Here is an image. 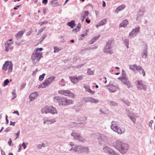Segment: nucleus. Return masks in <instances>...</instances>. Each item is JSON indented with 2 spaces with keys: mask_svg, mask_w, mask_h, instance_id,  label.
<instances>
[{
  "mask_svg": "<svg viewBox=\"0 0 155 155\" xmlns=\"http://www.w3.org/2000/svg\"><path fill=\"white\" fill-rule=\"evenodd\" d=\"M113 146L122 154L126 153L129 147L128 144L118 140L114 142L113 143Z\"/></svg>",
  "mask_w": 155,
  "mask_h": 155,
  "instance_id": "nucleus-1",
  "label": "nucleus"
},
{
  "mask_svg": "<svg viewBox=\"0 0 155 155\" xmlns=\"http://www.w3.org/2000/svg\"><path fill=\"white\" fill-rule=\"evenodd\" d=\"M54 102L58 103L60 106H66L73 103V101L66 98L59 96H55L53 98Z\"/></svg>",
  "mask_w": 155,
  "mask_h": 155,
  "instance_id": "nucleus-2",
  "label": "nucleus"
},
{
  "mask_svg": "<svg viewBox=\"0 0 155 155\" xmlns=\"http://www.w3.org/2000/svg\"><path fill=\"white\" fill-rule=\"evenodd\" d=\"M43 50V49L42 48H37L34 51L31 58L34 63H36L39 61L40 59L43 57V53L40 52Z\"/></svg>",
  "mask_w": 155,
  "mask_h": 155,
  "instance_id": "nucleus-3",
  "label": "nucleus"
},
{
  "mask_svg": "<svg viewBox=\"0 0 155 155\" xmlns=\"http://www.w3.org/2000/svg\"><path fill=\"white\" fill-rule=\"evenodd\" d=\"M114 45L113 40H109L106 43L104 49V52L111 54L112 53V48Z\"/></svg>",
  "mask_w": 155,
  "mask_h": 155,
  "instance_id": "nucleus-4",
  "label": "nucleus"
},
{
  "mask_svg": "<svg viewBox=\"0 0 155 155\" xmlns=\"http://www.w3.org/2000/svg\"><path fill=\"white\" fill-rule=\"evenodd\" d=\"M99 136L97 139L99 144L100 145H104L107 140L108 137L105 134L98 133Z\"/></svg>",
  "mask_w": 155,
  "mask_h": 155,
  "instance_id": "nucleus-5",
  "label": "nucleus"
},
{
  "mask_svg": "<svg viewBox=\"0 0 155 155\" xmlns=\"http://www.w3.org/2000/svg\"><path fill=\"white\" fill-rule=\"evenodd\" d=\"M84 77V75H81L77 76H70L69 78L72 82L74 84H75L79 81L83 80Z\"/></svg>",
  "mask_w": 155,
  "mask_h": 155,
  "instance_id": "nucleus-6",
  "label": "nucleus"
},
{
  "mask_svg": "<svg viewBox=\"0 0 155 155\" xmlns=\"http://www.w3.org/2000/svg\"><path fill=\"white\" fill-rule=\"evenodd\" d=\"M58 93L60 94L66 96H70L71 98H74L76 97V95L71 93L69 91L67 90L65 91L64 90H61L58 91Z\"/></svg>",
  "mask_w": 155,
  "mask_h": 155,
  "instance_id": "nucleus-7",
  "label": "nucleus"
},
{
  "mask_svg": "<svg viewBox=\"0 0 155 155\" xmlns=\"http://www.w3.org/2000/svg\"><path fill=\"white\" fill-rule=\"evenodd\" d=\"M71 136L74 137V139L78 140L82 143H84L86 141L85 139H83L81 137L79 133H76L74 132V131H73L71 133Z\"/></svg>",
  "mask_w": 155,
  "mask_h": 155,
  "instance_id": "nucleus-8",
  "label": "nucleus"
},
{
  "mask_svg": "<svg viewBox=\"0 0 155 155\" xmlns=\"http://www.w3.org/2000/svg\"><path fill=\"white\" fill-rule=\"evenodd\" d=\"M104 151L109 155H119V154L113 149L107 147H105L103 149Z\"/></svg>",
  "mask_w": 155,
  "mask_h": 155,
  "instance_id": "nucleus-9",
  "label": "nucleus"
},
{
  "mask_svg": "<svg viewBox=\"0 0 155 155\" xmlns=\"http://www.w3.org/2000/svg\"><path fill=\"white\" fill-rule=\"evenodd\" d=\"M140 27H137L133 29L132 31L129 34V37L131 38L136 36L140 32Z\"/></svg>",
  "mask_w": 155,
  "mask_h": 155,
  "instance_id": "nucleus-10",
  "label": "nucleus"
},
{
  "mask_svg": "<svg viewBox=\"0 0 155 155\" xmlns=\"http://www.w3.org/2000/svg\"><path fill=\"white\" fill-rule=\"evenodd\" d=\"M136 82H137V87L139 90H141L143 89L144 91L147 90V85L143 84L142 81H137Z\"/></svg>",
  "mask_w": 155,
  "mask_h": 155,
  "instance_id": "nucleus-11",
  "label": "nucleus"
},
{
  "mask_svg": "<svg viewBox=\"0 0 155 155\" xmlns=\"http://www.w3.org/2000/svg\"><path fill=\"white\" fill-rule=\"evenodd\" d=\"M121 81L124 84L126 85L128 88H129L130 87H132V85L127 76L122 77Z\"/></svg>",
  "mask_w": 155,
  "mask_h": 155,
  "instance_id": "nucleus-12",
  "label": "nucleus"
},
{
  "mask_svg": "<svg viewBox=\"0 0 155 155\" xmlns=\"http://www.w3.org/2000/svg\"><path fill=\"white\" fill-rule=\"evenodd\" d=\"M51 83L49 81V80L48 79L45 80L43 83L41 84L38 87V88H44L48 86L51 84Z\"/></svg>",
  "mask_w": 155,
  "mask_h": 155,
  "instance_id": "nucleus-13",
  "label": "nucleus"
},
{
  "mask_svg": "<svg viewBox=\"0 0 155 155\" xmlns=\"http://www.w3.org/2000/svg\"><path fill=\"white\" fill-rule=\"evenodd\" d=\"M133 71L137 73L139 72L140 74H143V76L145 75V73L143 68H130Z\"/></svg>",
  "mask_w": 155,
  "mask_h": 155,
  "instance_id": "nucleus-14",
  "label": "nucleus"
},
{
  "mask_svg": "<svg viewBox=\"0 0 155 155\" xmlns=\"http://www.w3.org/2000/svg\"><path fill=\"white\" fill-rule=\"evenodd\" d=\"M13 42L12 41V39H10L6 41V43L5 44V51L7 52L9 51V47L12 44Z\"/></svg>",
  "mask_w": 155,
  "mask_h": 155,
  "instance_id": "nucleus-15",
  "label": "nucleus"
},
{
  "mask_svg": "<svg viewBox=\"0 0 155 155\" xmlns=\"http://www.w3.org/2000/svg\"><path fill=\"white\" fill-rule=\"evenodd\" d=\"M118 122L113 121L111 122L110 127L111 129L114 131V130H117L116 129L118 127Z\"/></svg>",
  "mask_w": 155,
  "mask_h": 155,
  "instance_id": "nucleus-16",
  "label": "nucleus"
},
{
  "mask_svg": "<svg viewBox=\"0 0 155 155\" xmlns=\"http://www.w3.org/2000/svg\"><path fill=\"white\" fill-rule=\"evenodd\" d=\"M82 105L81 103H78L73 107L72 109L75 110L76 112L80 111L81 110Z\"/></svg>",
  "mask_w": 155,
  "mask_h": 155,
  "instance_id": "nucleus-17",
  "label": "nucleus"
},
{
  "mask_svg": "<svg viewBox=\"0 0 155 155\" xmlns=\"http://www.w3.org/2000/svg\"><path fill=\"white\" fill-rule=\"evenodd\" d=\"M13 64L9 61H6L5 62V64L3 65L2 68H12Z\"/></svg>",
  "mask_w": 155,
  "mask_h": 155,
  "instance_id": "nucleus-18",
  "label": "nucleus"
},
{
  "mask_svg": "<svg viewBox=\"0 0 155 155\" xmlns=\"http://www.w3.org/2000/svg\"><path fill=\"white\" fill-rule=\"evenodd\" d=\"M128 117L134 124H135L136 119L137 117V116L136 114L133 113Z\"/></svg>",
  "mask_w": 155,
  "mask_h": 155,
  "instance_id": "nucleus-19",
  "label": "nucleus"
},
{
  "mask_svg": "<svg viewBox=\"0 0 155 155\" xmlns=\"http://www.w3.org/2000/svg\"><path fill=\"white\" fill-rule=\"evenodd\" d=\"M82 147V146L78 145L76 146L75 147H72L70 150V151H72L73 152H79L81 151V149Z\"/></svg>",
  "mask_w": 155,
  "mask_h": 155,
  "instance_id": "nucleus-20",
  "label": "nucleus"
},
{
  "mask_svg": "<svg viewBox=\"0 0 155 155\" xmlns=\"http://www.w3.org/2000/svg\"><path fill=\"white\" fill-rule=\"evenodd\" d=\"M44 124H46L47 122V124H51L52 123H54L56 121L55 119H50L49 118H47L46 119H44Z\"/></svg>",
  "mask_w": 155,
  "mask_h": 155,
  "instance_id": "nucleus-21",
  "label": "nucleus"
},
{
  "mask_svg": "<svg viewBox=\"0 0 155 155\" xmlns=\"http://www.w3.org/2000/svg\"><path fill=\"white\" fill-rule=\"evenodd\" d=\"M38 96V93L36 91L34 92L31 93L29 96V97L30 98V100L31 101H33L35 97H37Z\"/></svg>",
  "mask_w": 155,
  "mask_h": 155,
  "instance_id": "nucleus-22",
  "label": "nucleus"
},
{
  "mask_svg": "<svg viewBox=\"0 0 155 155\" xmlns=\"http://www.w3.org/2000/svg\"><path fill=\"white\" fill-rule=\"evenodd\" d=\"M107 21V18H105L100 21L98 25H96V27L98 28L99 27L103 26L105 24Z\"/></svg>",
  "mask_w": 155,
  "mask_h": 155,
  "instance_id": "nucleus-23",
  "label": "nucleus"
},
{
  "mask_svg": "<svg viewBox=\"0 0 155 155\" xmlns=\"http://www.w3.org/2000/svg\"><path fill=\"white\" fill-rule=\"evenodd\" d=\"M142 57L144 58H146L147 57V46L143 50L142 52L141 53Z\"/></svg>",
  "mask_w": 155,
  "mask_h": 155,
  "instance_id": "nucleus-24",
  "label": "nucleus"
},
{
  "mask_svg": "<svg viewBox=\"0 0 155 155\" xmlns=\"http://www.w3.org/2000/svg\"><path fill=\"white\" fill-rule=\"evenodd\" d=\"M50 109V107L46 106L45 107L43 108L41 110V112L42 114L45 113L47 114L49 113Z\"/></svg>",
  "mask_w": 155,
  "mask_h": 155,
  "instance_id": "nucleus-25",
  "label": "nucleus"
},
{
  "mask_svg": "<svg viewBox=\"0 0 155 155\" xmlns=\"http://www.w3.org/2000/svg\"><path fill=\"white\" fill-rule=\"evenodd\" d=\"M126 5L124 4H122L118 7L115 10V12L118 13V12L123 10L125 7Z\"/></svg>",
  "mask_w": 155,
  "mask_h": 155,
  "instance_id": "nucleus-26",
  "label": "nucleus"
},
{
  "mask_svg": "<svg viewBox=\"0 0 155 155\" xmlns=\"http://www.w3.org/2000/svg\"><path fill=\"white\" fill-rule=\"evenodd\" d=\"M49 111V113L52 114H57V111L56 110V109L54 107H53V106L50 107V109Z\"/></svg>",
  "mask_w": 155,
  "mask_h": 155,
  "instance_id": "nucleus-27",
  "label": "nucleus"
},
{
  "mask_svg": "<svg viewBox=\"0 0 155 155\" xmlns=\"http://www.w3.org/2000/svg\"><path fill=\"white\" fill-rule=\"evenodd\" d=\"M123 40L127 48H129L128 45L129 42L128 39L127 37H124L123 38Z\"/></svg>",
  "mask_w": 155,
  "mask_h": 155,
  "instance_id": "nucleus-28",
  "label": "nucleus"
},
{
  "mask_svg": "<svg viewBox=\"0 0 155 155\" xmlns=\"http://www.w3.org/2000/svg\"><path fill=\"white\" fill-rule=\"evenodd\" d=\"M117 130H114V131L115 132H117L118 134H121L124 133L125 131V129L124 128H120V127H118L116 129Z\"/></svg>",
  "mask_w": 155,
  "mask_h": 155,
  "instance_id": "nucleus-29",
  "label": "nucleus"
},
{
  "mask_svg": "<svg viewBox=\"0 0 155 155\" xmlns=\"http://www.w3.org/2000/svg\"><path fill=\"white\" fill-rule=\"evenodd\" d=\"M89 14V12L88 11H85L81 14V17L84 18H85L88 17V15Z\"/></svg>",
  "mask_w": 155,
  "mask_h": 155,
  "instance_id": "nucleus-30",
  "label": "nucleus"
},
{
  "mask_svg": "<svg viewBox=\"0 0 155 155\" xmlns=\"http://www.w3.org/2000/svg\"><path fill=\"white\" fill-rule=\"evenodd\" d=\"M128 24V21L126 20H124L122 23L120 24L119 27H124L125 28L127 26Z\"/></svg>",
  "mask_w": 155,
  "mask_h": 155,
  "instance_id": "nucleus-31",
  "label": "nucleus"
},
{
  "mask_svg": "<svg viewBox=\"0 0 155 155\" xmlns=\"http://www.w3.org/2000/svg\"><path fill=\"white\" fill-rule=\"evenodd\" d=\"M67 24L68 26L73 28L75 26V21L74 20H72L70 22H68Z\"/></svg>",
  "mask_w": 155,
  "mask_h": 155,
  "instance_id": "nucleus-32",
  "label": "nucleus"
},
{
  "mask_svg": "<svg viewBox=\"0 0 155 155\" xmlns=\"http://www.w3.org/2000/svg\"><path fill=\"white\" fill-rule=\"evenodd\" d=\"M144 13V11L142 10H140L137 14V20L139 18L142 16Z\"/></svg>",
  "mask_w": 155,
  "mask_h": 155,
  "instance_id": "nucleus-33",
  "label": "nucleus"
},
{
  "mask_svg": "<svg viewBox=\"0 0 155 155\" xmlns=\"http://www.w3.org/2000/svg\"><path fill=\"white\" fill-rule=\"evenodd\" d=\"M58 0H53L51 1V4L53 7H56L58 5V4L57 2Z\"/></svg>",
  "mask_w": 155,
  "mask_h": 155,
  "instance_id": "nucleus-34",
  "label": "nucleus"
},
{
  "mask_svg": "<svg viewBox=\"0 0 155 155\" xmlns=\"http://www.w3.org/2000/svg\"><path fill=\"white\" fill-rule=\"evenodd\" d=\"M108 104L110 105H112L114 106H117L118 105V104L115 102L114 101H108Z\"/></svg>",
  "mask_w": 155,
  "mask_h": 155,
  "instance_id": "nucleus-35",
  "label": "nucleus"
},
{
  "mask_svg": "<svg viewBox=\"0 0 155 155\" xmlns=\"http://www.w3.org/2000/svg\"><path fill=\"white\" fill-rule=\"evenodd\" d=\"M90 97V102L92 103H97L99 102L98 100H97L94 98H93L91 97Z\"/></svg>",
  "mask_w": 155,
  "mask_h": 155,
  "instance_id": "nucleus-36",
  "label": "nucleus"
},
{
  "mask_svg": "<svg viewBox=\"0 0 155 155\" xmlns=\"http://www.w3.org/2000/svg\"><path fill=\"white\" fill-rule=\"evenodd\" d=\"M94 70H91V68H88L87 73L89 75H93L94 74Z\"/></svg>",
  "mask_w": 155,
  "mask_h": 155,
  "instance_id": "nucleus-37",
  "label": "nucleus"
},
{
  "mask_svg": "<svg viewBox=\"0 0 155 155\" xmlns=\"http://www.w3.org/2000/svg\"><path fill=\"white\" fill-rule=\"evenodd\" d=\"M24 32L23 31H19L16 35L17 37L18 38L20 37L23 34Z\"/></svg>",
  "mask_w": 155,
  "mask_h": 155,
  "instance_id": "nucleus-38",
  "label": "nucleus"
},
{
  "mask_svg": "<svg viewBox=\"0 0 155 155\" xmlns=\"http://www.w3.org/2000/svg\"><path fill=\"white\" fill-rule=\"evenodd\" d=\"M10 81H9V80L8 79H6L4 81L3 84V86L4 87L5 86H6L9 83Z\"/></svg>",
  "mask_w": 155,
  "mask_h": 155,
  "instance_id": "nucleus-39",
  "label": "nucleus"
},
{
  "mask_svg": "<svg viewBox=\"0 0 155 155\" xmlns=\"http://www.w3.org/2000/svg\"><path fill=\"white\" fill-rule=\"evenodd\" d=\"M45 75V73H43L41 75H40L39 78V80L40 81H41L43 80L44 78V77Z\"/></svg>",
  "mask_w": 155,
  "mask_h": 155,
  "instance_id": "nucleus-40",
  "label": "nucleus"
},
{
  "mask_svg": "<svg viewBox=\"0 0 155 155\" xmlns=\"http://www.w3.org/2000/svg\"><path fill=\"white\" fill-rule=\"evenodd\" d=\"M89 30H86L84 31V33L82 34L81 35V37H84L85 36H87V33L89 31Z\"/></svg>",
  "mask_w": 155,
  "mask_h": 155,
  "instance_id": "nucleus-41",
  "label": "nucleus"
},
{
  "mask_svg": "<svg viewBox=\"0 0 155 155\" xmlns=\"http://www.w3.org/2000/svg\"><path fill=\"white\" fill-rule=\"evenodd\" d=\"M55 78V76H51L49 78H48V80H49V81L51 83L52 81H53L54 79Z\"/></svg>",
  "mask_w": 155,
  "mask_h": 155,
  "instance_id": "nucleus-42",
  "label": "nucleus"
},
{
  "mask_svg": "<svg viewBox=\"0 0 155 155\" xmlns=\"http://www.w3.org/2000/svg\"><path fill=\"white\" fill-rule=\"evenodd\" d=\"M126 112L128 117L131 114L133 113V112L130 111L129 110L127 109H126Z\"/></svg>",
  "mask_w": 155,
  "mask_h": 155,
  "instance_id": "nucleus-43",
  "label": "nucleus"
},
{
  "mask_svg": "<svg viewBox=\"0 0 155 155\" xmlns=\"http://www.w3.org/2000/svg\"><path fill=\"white\" fill-rule=\"evenodd\" d=\"M28 144V143L27 142H23L21 144V146H22L24 149H25L27 147V145Z\"/></svg>",
  "mask_w": 155,
  "mask_h": 155,
  "instance_id": "nucleus-44",
  "label": "nucleus"
},
{
  "mask_svg": "<svg viewBox=\"0 0 155 155\" xmlns=\"http://www.w3.org/2000/svg\"><path fill=\"white\" fill-rule=\"evenodd\" d=\"M122 101L128 106H130V102H129L128 101H127V100L125 101V100H122Z\"/></svg>",
  "mask_w": 155,
  "mask_h": 155,
  "instance_id": "nucleus-45",
  "label": "nucleus"
},
{
  "mask_svg": "<svg viewBox=\"0 0 155 155\" xmlns=\"http://www.w3.org/2000/svg\"><path fill=\"white\" fill-rule=\"evenodd\" d=\"M82 149L84 150L86 152H87L88 151V148L87 147H86L82 146V147L81 149V151H82Z\"/></svg>",
  "mask_w": 155,
  "mask_h": 155,
  "instance_id": "nucleus-46",
  "label": "nucleus"
},
{
  "mask_svg": "<svg viewBox=\"0 0 155 155\" xmlns=\"http://www.w3.org/2000/svg\"><path fill=\"white\" fill-rule=\"evenodd\" d=\"M84 102L85 103L90 102V97H87V98H84L83 99Z\"/></svg>",
  "mask_w": 155,
  "mask_h": 155,
  "instance_id": "nucleus-47",
  "label": "nucleus"
},
{
  "mask_svg": "<svg viewBox=\"0 0 155 155\" xmlns=\"http://www.w3.org/2000/svg\"><path fill=\"white\" fill-rule=\"evenodd\" d=\"M84 88L85 89L86 91L87 92L90 89V87L88 86H84Z\"/></svg>",
  "mask_w": 155,
  "mask_h": 155,
  "instance_id": "nucleus-48",
  "label": "nucleus"
},
{
  "mask_svg": "<svg viewBox=\"0 0 155 155\" xmlns=\"http://www.w3.org/2000/svg\"><path fill=\"white\" fill-rule=\"evenodd\" d=\"M129 67L130 68H138L136 64L131 65H129ZM139 68H141V67H140Z\"/></svg>",
  "mask_w": 155,
  "mask_h": 155,
  "instance_id": "nucleus-49",
  "label": "nucleus"
},
{
  "mask_svg": "<svg viewBox=\"0 0 155 155\" xmlns=\"http://www.w3.org/2000/svg\"><path fill=\"white\" fill-rule=\"evenodd\" d=\"M54 53L58 52L60 50V49L58 48H57V47H54Z\"/></svg>",
  "mask_w": 155,
  "mask_h": 155,
  "instance_id": "nucleus-50",
  "label": "nucleus"
},
{
  "mask_svg": "<svg viewBox=\"0 0 155 155\" xmlns=\"http://www.w3.org/2000/svg\"><path fill=\"white\" fill-rule=\"evenodd\" d=\"M12 140L11 138H10L8 140V144L10 146H12L13 145V144H12Z\"/></svg>",
  "mask_w": 155,
  "mask_h": 155,
  "instance_id": "nucleus-51",
  "label": "nucleus"
},
{
  "mask_svg": "<svg viewBox=\"0 0 155 155\" xmlns=\"http://www.w3.org/2000/svg\"><path fill=\"white\" fill-rule=\"evenodd\" d=\"M122 74L121 76H122V77L127 76L126 75V74L125 73V71L123 69H122Z\"/></svg>",
  "mask_w": 155,
  "mask_h": 155,
  "instance_id": "nucleus-52",
  "label": "nucleus"
},
{
  "mask_svg": "<svg viewBox=\"0 0 155 155\" xmlns=\"http://www.w3.org/2000/svg\"><path fill=\"white\" fill-rule=\"evenodd\" d=\"M81 27V25L80 23H78L77 26V28L78 29V31H79Z\"/></svg>",
  "mask_w": 155,
  "mask_h": 155,
  "instance_id": "nucleus-53",
  "label": "nucleus"
},
{
  "mask_svg": "<svg viewBox=\"0 0 155 155\" xmlns=\"http://www.w3.org/2000/svg\"><path fill=\"white\" fill-rule=\"evenodd\" d=\"M12 94L13 95V97L12 98V99L13 100L16 97V94L14 91L12 92Z\"/></svg>",
  "mask_w": 155,
  "mask_h": 155,
  "instance_id": "nucleus-54",
  "label": "nucleus"
},
{
  "mask_svg": "<svg viewBox=\"0 0 155 155\" xmlns=\"http://www.w3.org/2000/svg\"><path fill=\"white\" fill-rule=\"evenodd\" d=\"M48 23L47 21H44L42 22H40L38 23V24L41 25H42L44 24H46Z\"/></svg>",
  "mask_w": 155,
  "mask_h": 155,
  "instance_id": "nucleus-55",
  "label": "nucleus"
},
{
  "mask_svg": "<svg viewBox=\"0 0 155 155\" xmlns=\"http://www.w3.org/2000/svg\"><path fill=\"white\" fill-rule=\"evenodd\" d=\"M20 130H18L17 132V133H15V134H16V138L15 139H17L19 137V135H20Z\"/></svg>",
  "mask_w": 155,
  "mask_h": 155,
  "instance_id": "nucleus-56",
  "label": "nucleus"
},
{
  "mask_svg": "<svg viewBox=\"0 0 155 155\" xmlns=\"http://www.w3.org/2000/svg\"><path fill=\"white\" fill-rule=\"evenodd\" d=\"M45 27H42L39 30V32L42 33L45 30Z\"/></svg>",
  "mask_w": 155,
  "mask_h": 155,
  "instance_id": "nucleus-57",
  "label": "nucleus"
},
{
  "mask_svg": "<svg viewBox=\"0 0 155 155\" xmlns=\"http://www.w3.org/2000/svg\"><path fill=\"white\" fill-rule=\"evenodd\" d=\"M13 68H8L7 71V74H9L12 72Z\"/></svg>",
  "mask_w": 155,
  "mask_h": 155,
  "instance_id": "nucleus-58",
  "label": "nucleus"
},
{
  "mask_svg": "<svg viewBox=\"0 0 155 155\" xmlns=\"http://www.w3.org/2000/svg\"><path fill=\"white\" fill-rule=\"evenodd\" d=\"M91 49V47H87V48H85L84 49H83L82 51H86L89 50H90Z\"/></svg>",
  "mask_w": 155,
  "mask_h": 155,
  "instance_id": "nucleus-59",
  "label": "nucleus"
},
{
  "mask_svg": "<svg viewBox=\"0 0 155 155\" xmlns=\"http://www.w3.org/2000/svg\"><path fill=\"white\" fill-rule=\"evenodd\" d=\"M88 92L91 93V94H94L95 93V91H92L91 89H90Z\"/></svg>",
  "mask_w": 155,
  "mask_h": 155,
  "instance_id": "nucleus-60",
  "label": "nucleus"
},
{
  "mask_svg": "<svg viewBox=\"0 0 155 155\" xmlns=\"http://www.w3.org/2000/svg\"><path fill=\"white\" fill-rule=\"evenodd\" d=\"M26 85V84H24L21 85L20 87V89H22L25 87Z\"/></svg>",
  "mask_w": 155,
  "mask_h": 155,
  "instance_id": "nucleus-61",
  "label": "nucleus"
},
{
  "mask_svg": "<svg viewBox=\"0 0 155 155\" xmlns=\"http://www.w3.org/2000/svg\"><path fill=\"white\" fill-rule=\"evenodd\" d=\"M109 91L110 92H114L116 91V90L115 89H114L113 90L111 88H109Z\"/></svg>",
  "mask_w": 155,
  "mask_h": 155,
  "instance_id": "nucleus-62",
  "label": "nucleus"
},
{
  "mask_svg": "<svg viewBox=\"0 0 155 155\" xmlns=\"http://www.w3.org/2000/svg\"><path fill=\"white\" fill-rule=\"evenodd\" d=\"M21 5V4L19 5H18L16 6L15 7H14V9L15 10H16L18 9V8H19Z\"/></svg>",
  "mask_w": 155,
  "mask_h": 155,
  "instance_id": "nucleus-63",
  "label": "nucleus"
},
{
  "mask_svg": "<svg viewBox=\"0 0 155 155\" xmlns=\"http://www.w3.org/2000/svg\"><path fill=\"white\" fill-rule=\"evenodd\" d=\"M10 130V127H7L4 131L5 132H8Z\"/></svg>",
  "mask_w": 155,
  "mask_h": 155,
  "instance_id": "nucleus-64",
  "label": "nucleus"
}]
</instances>
